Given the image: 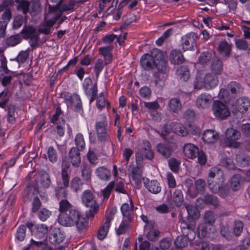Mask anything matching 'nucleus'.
Wrapping results in <instances>:
<instances>
[{
    "label": "nucleus",
    "mask_w": 250,
    "mask_h": 250,
    "mask_svg": "<svg viewBox=\"0 0 250 250\" xmlns=\"http://www.w3.org/2000/svg\"><path fill=\"white\" fill-rule=\"evenodd\" d=\"M59 211L58 222L60 225L69 227L76 226L79 231L86 228L87 220L67 200L59 202Z\"/></svg>",
    "instance_id": "obj_1"
},
{
    "label": "nucleus",
    "mask_w": 250,
    "mask_h": 250,
    "mask_svg": "<svg viewBox=\"0 0 250 250\" xmlns=\"http://www.w3.org/2000/svg\"><path fill=\"white\" fill-rule=\"evenodd\" d=\"M208 186L213 193L225 198L229 195L230 189L225 183L223 171L216 167H212L208 173Z\"/></svg>",
    "instance_id": "obj_2"
},
{
    "label": "nucleus",
    "mask_w": 250,
    "mask_h": 250,
    "mask_svg": "<svg viewBox=\"0 0 250 250\" xmlns=\"http://www.w3.org/2000/svg\"><path fill=\"white\" fill-rule=\"evenodd\" d=\"M61 15L62 12L58 10L57 6L49 5L48 13L44 18V21L41 28L39 29V32L45 35L50 34L51 28Z\"/></svg>",
    "instance_id": "obj_3"
},
{
    "label": "nucleus",
    "mask_w": 250,
    "mask_h": 250,
    "mask_svg": "<svg viewBox=\"0 0 250 250\" xmlns=\"http://www.w3.org/2000/svg\"><path fill=\"white\" fill-rule=\"evenodd\" d=\"M61 178L62 181H57L56 186L54 188L55 196L58 200H61V201L66 199L68 196V191L66 188L69 184V176L67 168H62Z\"/></svg>",
    "instance_id": "obj_4"
},
{
    "label": "nucleus",
    "mask_w": 250,
    "mask_h": 250,
    "mask_svg": "<svg viewBox=\"0 0 250 250\" xmlns=\"http://www.w3.org/2000/svg\"><path fill=\"white\" fill-rule=\"evenodd\" d=\"M184 155L190 159H194L198 157V162L201 165H204L207 162L205 153L202 150H199V148L191 143L185 144L183 147Z\"/></svg>",
    "instance_id": "obj_5"
},
{
    "label": "nucleus",
    "mask_w": 250,
    "mask_h": 250,
    "mask_svg": "<svg viewBox=\"0 0 250 250\" xmlns=\"http://www.w3.org/2000/svg\"><path fill=\"white\" fill-rule=\"evenodd\" d=\"M162 57V52L158 49H153L150 54L142 56L140 63L142 68L147 71L152 70L155 66L157 59Z\"/></svg>",
    "instance_id": "obj_6"
},
{
    "label": "nucleus",
    "mask_w": 250,
    "mask_h": 250,
    "mask_svg": "<svg viewBox=\"0 0 250 250\" xmlns=\"http://www.w3.org/2000/svg\"><path fill=\"white\" fill-rule=\"evenodd\" d=\"M83 204L87 207L90 208L88 214V217H93L97 213L99 209V204L94 199V196L90 190H85L81 195Z\"/></svg>",
    "instance_id": "obj_7"
},
{
    "label": "nucleus",
    "mask_w": 250,
    "mask_h": 250,
    "mask_svg": "<svg viewBox=\"0 0 250 250\" xmlns=\"http://www.w3.org/2000/svg\"><path fill=\"white\" fill-rule=\"evenodd\" d=\"M240 132L233 128H228L225 132L224 144L226 146L238 147L240 143L236 141L240 138Z\"/></svg>",
    "instance_id": "obj_8"
},
{
    "label": "nucleus",
    "mask_w": 250,
    "mask_h": 250,
    "mask_svg": "<svg viewBox=\"0 0 250 250\" xmlns=\"http://www.w3.org/2000/svg\"><path fill=\"white\" fill-rule=\"evenodd\" d=\"M21 34L24 39H29L31 46L35 48L39 42V36L37 33L36 29L32 26L25 25L24 26Z\"/></svg>",
    "instance_id": "obj_9"
},
{
    "label": "nucleus",
    "mask_w": 250,
    "mask_h": 250,
    "mask_svg": "<svg viewBox=\"0 0 250 250\" xmlns=\"http://www.w3.org/2000/svg\"><path fill=\"white\" fill-rule=\"evenodd\" d=\"M212 110L214 116L219 119H224L230 115V111L226 104L219 101L213 102Z\"/></svg>",
    "instance_id": "obj_10"
},
{
    "label": "nucleus",
    "mask_w": 250,
    "mask_h": 250,
    "mask_svg": "<svg viewBox=\"0 0 250 250\" xmlns=\"http://www.w3.org/2000/svg\"><path fill=\"white\" fill-rule=\"evenodd\" d=\"M100 116L101 117L102 120L96 123V130L98 139L101 141H104L108 138L106 129L107 123L106 117L104 115H101Z\"/></svg>",
    "instance_id": "obj_11"
},
{
    "label": "nucleus",
    "mask_w": 250,
    "mask_h": 250,
    "mask_svg": "<svg viewBox=\"0 0 250 250\" xmlns=\"http://www.w3.org/2000/svg\"><path fill=\"white\" fill-rule=\"evenodd\" d=\"M197 35L193 32L189 33L182 38V48L184 51L193 49L196 45Z\"/></svg>",
    "instance_id": "obj_12"
},
{
    "label": "nucleus",
    "mask_w": 250,
    "mask_h": 250,
    "mask_svg": "<svg viewBox=\"0 0 250 250\" xmlns=\"http://www.w3.org/2000/svg\"><path fill=\"white\" fill-rule=\"evenodd\" d=\"M65 100L67 106L76 112H79L82 108V104L80 96L74 93L72 95H65Z\"/></svg>",
    "instance_id": "obj_13"
},
{
    "label": "nucleus",
    "mask_w": 250,
    "mask_h": 250,
    "mask_svg": "<svg viewBox=\"0 0 250 250\" xmlns=\"http://www.w3.org/2000/svg\"><path fill=\"white\" fill-rule=\"evenodd\" d=\"M27 197L31 199L33 196H37L39 194L40 197L42 200L46 201L48 200L47 194L46 192H42L40 189L37 184L30 185L27 187L26 190Z\"/></svg>",
    "instance_id": "obj_14"
},
{
    "label": "nucleus",
    "mask_w": 250,
    "mask_h": 250,
    "mask_svg": "<svg viewBox=\"0 0 250 250\" xmlns=\"http://www.w3.org/2000/svg\"><path fill=\"white\" fill-rule=\"evenodd\" d=\"M212 101L211 96L206 93H202L198 96L196 101L197 106L203 109L208 108Z\"/></svg>",
    "instance_id": "obj_15"
},
{
    "label": "nucleus",
    "mask_w": 250,
    "mask_h": 250,
    "mask_svg": "<svg viewBox=\"0 0 250 250\" xmlns=\"http://www.w3.org/2000/svg\"><path fill=\"white\" fill-rule=\"evenodd\" d=\"M177 146L174 144L172 146L163 143H159L157 145L156 149L158 152L166 158H169L172 151L177 149Z\"/></svg>",
    "instance_id": "obj_16"
},
{
    "label": "nucleus",
    "mask_w": 250,
    "mask_h": 250,
    "mask_svg": "<svg viewBox=\"0 0 250 250\" xmlns=\"http://www.w3.org/2000/svg\"><path fill=\"white\" fill-rule=\"evenodd\" d=\"M38 187L42 190L48 188L51 184L50 176L45 171H42L37 181Z\"/></svg>",
    "instance_id": "obj_17"
},
{
    "label": "nucleus",
    "mask_w": 250,
    "mask_h": 250,
    "mask_svg": "<svg viewBox=\"0 0 250 250\" xmlns=\"http://www.w3.org/2000/svg\"><path fill=\"white\" fill-rule=\"evenodd\" d=\"M63 232L59 228H55L49 236V241L50 243L56 245L62 243L64 238Z\"/></svg>",
    "instance_id": "obj_18"
},
{
    "label": "nucleus",
    "mask_w": 250,
    "mask_h": 250,
    "mask_svg": "<svg viewBox=\"0 0 250 250\" xmlns=\"http://www.w3.org/2000/svg\"><path fill=\"white\" fill-rule=\"evenodd\" d=\"M180 227L183 235L188 236L189 234L194 233L195 223L193 221L187 222L186 220H180Z\"/></svg>",
    "instance_id": "obj_19"
},
{
    "label": "nucleus",
    "mask_w": 250,
    "mask_h": 250,
    "mask_svg": "<svg viewBox=\"0 0 250 250\" xmlns=\"http://www.w3.org/2000/svg\"><path fill=\"white\" fill-rule=\"evenodd\" d=\"M80 151L77 148L73 147L69 152V159L72 166L75 167H78L81 163Z\"/></svg>",
    "instance_id": "obj_20"
},
{
    "label": "nucleus",
    "mask_w": 250,
    "mask_h": 250,
    "mask_svg": "<svg viewBox=\"0 0 250 250\" xmlns=\"http://www.w3.org/2000/svg\"><path fill=\"white\" fill-rule=\"evenodd\" d=\"M234 106L237 111L244 113L250 107V101L247 98H240L236 100Z\"/></svg>",
    "instance_id": "obj_21"
},
{
    "label": "nucleus",
    "mask_w": 250,
    "mask_h": 250,
    "mask_svg": "<svg viewBox=\"0 0 250 250\" xmlns=\"http://www.w3.org/2000/svg\"><path fill=\"white\" fill-rule=\"evenodd\" d=\"M219 138L218 133L211 129L206 130L202 135L203 141L207 144L214 143L218 140Z\"/></svg>",
    "instance_id": "obj_22"
},
{
    "label": "nucleus",
    "mask_w": 250,
    "mask_h": 250,
    "mask_svg": "<svg viewBox=\"0 0 250 250\" xmlns=\"http://www.w3.org/2000/svg\"><path fill=\"white\" fill-rule=\"evenodd\" d=\"M205 89L210 90L215 87L218 83V79L217 76L208 73L204 77Z\"/></svg>",
    "instance_id": "obj_23"
},
{
    "label": "nucleus",
    "mask_w": 250,
    "mask_h": 250,
    "mask_svg": "<svg viewBox=\"0 0 250 250\" xmlns=\"http://www.w3.org/2000/svg\"><path fill=\"white\" fill-rule=\"evenodd\" d=\"M141 153L146 158L152 160L154 158V152L150 143L148 140H144L141 144Z\"/></svg>",
    "instance_id": "obj_24"
},
{
    "label": "nucleus",
    "mask_w": 250,
    "mask_h": 250,
    "mask_svg": "<svg viewBox=\"0 0 250 250\" xmlns=\"http://www.w3.org/2000/svg\"><path fill=\"white\" fill-rule=\"evenodd\" d=\"M223 65L222 61L217 57L212 59L210 70L214 75L217 76L222 74L223 71Z\"/></svg>",
    "instance_id": "obj_25"
},
{
    "label": "nucleus",
    "mask_w": 250,
    "mask_h": 250,
    "mask_svg": "<svg viewBox=\"0 0 250 250\" xmlns=\"http://www.w3.org/2000/svg\"><path fill=\"white\" fill-rule=\"evenodd\" d=\"M169 111L170 112L179 114L181 111L182 104L180 100L177 98L170 99L168 103Z\"/></svg>",
    "instance_id": "obj_26"
},
{
    "label": "nucleus",
    "mask_w": 250,
    "mask_h": 250,
    "mask_svg": "<svg viewBox=\"0 0 250 250\" xmlns=\"http://www.w3.org/2000/svg\"><path fill=\"white\" fill-rule=\"evenodd\" d=\"M144 183L148 190L153 194H157L161 191L160 185L156 180L149 181L148 179H146L144 182Z\"/></svg>",
    "instance_id": "obj_27"
},
{
    "label": "nucleus",
    "mask_w": 250,
    "mask_h": 250,
    "mask_svg": "<svg viewBox=\"0 0 250 250\" xmlns=\"http://www.w3.org/2000/svg\"><path fill=\"white\" fill-rule=\"evenodd\" d=\"M131 177L138 188H140L142 183V180H144L142 176V171L140 166L133 167L131 170Z\"/></svg>",
    "instance_id": "obj_28"
},
{
    "label": "nucleus",
    "mask_w": 250,
    "mask_h": 250,
    "mask_svg": "<svg viewBox=\"0 0 250 250\" xmlns=\"http://www.w3.org/2000/svg\"><path fill=\"white\" fill-rule=\"evenodd\" d=\"M231 47L232 45L227 41H222L218 44V51L223 57H229L231 52Z\"/></svg>",
    "instance_id": "obj_29"
},
{
    "label": "nucleus",
    "mask_w": 250,
    "mask_h": 250,
    "mask_svg": "<svg viewBox=\"0 0 250 250\" xmlns=\"http://www.w3.org/2000/svg\"><path fill=\"white\" fill-rule=\"evenodd\" d=\"M47 232L48 227L46 225H39L36 227V231L34 233V238L37 240H45Z\"/></svg>",
    "instance_id": "obj_30"
},
{
    "label": "nucleus",
    "mask_w": 250,
    "mask_h": 250,
    "mask_svg": "<svg viewBox=\"0 0 250 250\" xmlns=\"http://www.w3.org/2000/svg\"><path fill=\"white\" fill-rule=\"evenodd\" d=\"M133 207L134 206L131 200H130V205L128 203H124L122 205L121 210L124 219L132 220Z\"/></svg>",
    "instance_id": "obj_31"
},
{
    "label": "nucleus",
    "mask_w": 250,
    "mask_h": 250,
    "mask_svg": "<svg viewBox=\"0 0 250 250\" xmlns=\"http://www.w3.org/2000/svg\"><path fill=\"white\" fill-rule=\"evenodd\" d=\"M243 179L240 174L234 175L230 179V185L232 190L236 191L239 190L243 185Z\"/></svg>",
    "instance_id": "obj_32"
},
{
    "label": "nucleus",
    "mask_w": 250,
    "mask_h": 250,
    "mask_svg": "<svg viewBox=\"0 0 250 250\" xmlns=\"http://www.w3.org/2000/svg\"><path fill=\"white\" fill-rule=\"evenodd\" d=\"M92 170L91 167L86 163H83L81 167V176L84 182L87 184L91 180Z\"/></svg>",
    "instance_id": "obj_33"
},
{
    "label": "nucleus",
    "mask_w": 250,
    "mask_h": 250,
    "mask_svg": "<svg viewBox=\"0 0 250 250\" xmlns=\"http://www.w3.org/2000/svg\"><path fill=\"white\" fill-rule=\"evenodd\" d=\"M96 175L101 180L108 181L111 177V173L105 167H99L95 170Z\"/></svg>",
    "instance_id": "obj_34"
},
{
    "label": "nucleus",
    "mask_w": 250,
    "mask_h": 250,
    "mask_svg": "<svg viewBox=\"0 0 250 250\" xmlns=\"http://www.w3.org/2000/svg\"><path fill=\"white\" fill-rule=\"evenodd\" d=\"M169 60L172 63L179 64L184 62V58L180 51L172 50L169 55Z\"/></svg>",
    "instance_id": "obj_35"
},
{
    "label": "nucleus",
    "mask_w": 250,
    "mask_h": 250,
    "mask_svg": "<svg viewBox=\"0 0 250 250\" xmlns=\"http://www.w3.org/2000/svg\"><path fill=\"white\" fill-rule=\"evenodd\" d=\"M83 86L86 95H90L91 93L94 94L97 92V88L96 84L92 85V81L91 78H86L83 82Z\"/></svg>",
    "instance_id": "obj_36"
},
{
    "label": "nucleus",
    "mask_w": 250,
    "mask_h": 250,
    "mask_svg": "<svg viewBox=\"0 0 250 250\" xmlns=\"http://www.w3.org/2000/svg\"><path fill=\"white\" fill-rule=\"evenodd\" d=\"M169 126L171 127V129L173 131L179 135L185 136L188 133L185 127L179 123L172 122L170 124Z\"/></svg>",
    "instance_id": "obj_37"
},
{
    "label": "nucleus",
    "mask_w": 250,
    "mask_h": 250,
    "mask_svg": "<svg viewBox=\"0 0 250 250\" xmlns=\"http://www.w3.org/2000/svg\"><path fill=\"white\" fill-rule=\"evenodd\" d=\"M83 185L82 180L78 176L73 178L70 181V188L76 193L82 191L83 188Z\"/></svg>",
    "instance_id": "obj_38"
},
{
    "label": "nucleus",
    "mask_w": 250,
    "mask_h": 250,
    "mask_svg": "<svg viewBox=\"0 0 250 250\" xmlns=\"http://www.w3.org/2000/svg\"><path fill=\"white\" fill-rule=\"evenodd\" d=\"M112 49V47L108 46L106 47H101L99 48L100 53L104 58L105 64L109 63L112 59V55L111 53V51Z\"/></svg>",
    "instance_id": "obj_39"
},
{
    "label": "nucleus",
    "mask_w": 250,
    "mask_h": 250,
    "mask_svg": "<svg viewBox=\"0 0 250 250\" xmlns=\"http://www.w3.org/2000/svg\"><path fill=\"white\" fill-rule=\"evenodd\" d=\"M42 11L41 5L39 0H33L30 4L29 13L32 16H36Z\"/></svg>",
    "instance_id": "obj_40"
},
{
    "label": "nucleus",
    "mask_w": 250,
    "mask_h": 250,
    "mask_svg": "<svg viewBox=\"0 0 250 250\" xmlns=\"http://www.w3.org/2000/svg\"><path fill=\"white\" fill-rule=\"evenodd\" d=\"M184 206L186 208L188 216L191 219L196 220L199 218L200 213L196 207L192 205L187 204H184Z\"/></svg>",
    "instance_id": "obj_41"
},
{
    "label": "nucleus",
    "mask_w": 250,
    "mask_h": 250,
    "mask_svg": "<svg viewBox=\"0 0 250 250\" xmlns=\"http://www.w3.org/2000/svg\"><path fill=\"white\" fill-rule=\"evenodd\" d=\"M155 66L157 69L158 71L157 72L167 74V62L162 52V57H161V59H157Z\"/></svg>",
    "instance_id": "obj_42"
},
{
    "label": "nucleus",
    "mask_w": 250,
    "mask_h": 250,
    "mask_svg": "<svg viewBox=\"0 0 250 250\" xmlns=\"http://www.w3.org/2000/svg\"><path fill=\"white\" fill-rule=\"evenodd\" d=\"M204 223L212 226L215 222L216 217L214 213L211 210H206L203 215Z\"/></svg>",
    "instance_id": "obj_43"
},
{
    "label": "nucleus",
    "mask_w": 250,
    "mask_h": 250,
    "mask_svg": "<svg viewBox=\"0 0 250 250\" xmlns=\"http://www.w3.org/2000/svg\"><path fill=\"white\" fill-rule=\"evenodd\" d=\"M167 78V74L155 72L154 74V83L155 86L161 88L164 85Z\"/></svg>",
    "instance_id": "obj_44"
},
{
    "label": "nucleus",
    "mask_w": 250,
    "mask_h": 250,
    "mask_svg": "<svg viewBox=\"0 0 250 250\" xmlns=\"http://www.w3.org/2000/svg\"><path fill=\"white\" fill-rule=\"evenodd\" d=\"M173 202L175 205L179 207L181 206L184 202L183 194L181 189L177 188L173 193Z\"/></svg>",
    "instance_id": "obj_45"
},
{
    "label": "nucleus",
    "mask_w": 250,
    "mask_h": 250,
    "mask_svg": "<svg viewBox=\"0 0 250 250\" xmlns=\"http://www.w3.org/2000/svg\"><path fill=\"white\" fill-rule=\"evenodd\" d=\"M132 220L124 219L120 224L119 228L116 229V233L118 235L125 233L130 227L129 224Z\"/></svg>",
    "instance_id": "obj_46"
},
{
    "label": "nucleus",
    "mask_w": 250,
    "mask_h": 250,
    "mask_svg": "<svg viewBox=\"0 0 250 250\" xmlns=\"http://www.w3.org/2000/svg\"><path fill=\"white\" fill-rule=\"evenodd\" d=\"M15 2L18 3L17 9L18 11H22L24 15L29 12L30 3L28 1L25 0H15Z\"/></svg>",
    "instance_id": "obj_47"
},
{
    "label": "nucleus",
    "mask_w": 250,
    "mask_h": 250,
    "mask_svg": "<svg viewBox=\"0 0 250 250\" xmlns=\"http://www.w3.org/2000/svg\"><path fill=\"white\" fill-rule=\"evenodd\" d=\"M177 75L182 81H187L189 78V72L186 66H182L178 68L177 70Z\"/></svg>",
    "instance_id": "obj_48"
},
{
    "label": "nucleus",
    "mask_w": 250,
    "mask_h": 250,
    "mask_svg": "<svg viewBox=\"0 0 250 250\" xmlns=\"http://www.w3.org/2000/svg\"><path fill=\"white\" fill-rule=\"evenodd\" d=\"M202 200L204 203L210 204L215 207H217L219 206V201L218 198L212 195H206Z\"/></svg>",
    "instance_id": "obj_49"
},
{
    "label": "nucleus",
    "mask_w": 250,
    "mask_h": 250,
    "mask_svg": "<svg viewBox=\"0 0 250 250\" xmlns=\"http://www.w3.org/2000/svg\"><path fill=\"white\" fill-rule=\"evenodd\" d=\"M75 143L76 146L75 148H77L78 150L83 151L84 149L85 143L83 136L82 133H79L76 135Z\"/></svg>",
    "instance_id": "obj_50"
},
{
    "label": "nucleus",
    "mask_w": 250,
    "mask_h": 250,
    "mask_svg": "<svg viewBox=\"0 0 250 250\" xmlns=\"http://www.w3.org/2000/svg\"><path fill=\"white\" fill-rule=\"evenodd\" d=\"M220 233L223 237L226 238L227 240H231L232 238V236L229 230V227L227 224H221Z\"/></svg>",
    "instance_id": "obj_51"
},
{
    "label": "nucleus",
    "mask_w": 250,
    "mask_h": 250,
    "mask_svg": "<svg viewBox=\"0 0 250 250\" xmlns=\"http://www.w3.org/2000/svg\"><path fill=\"white\" fill-rule=\"evenodd\" d=\"M244 227L242 221L235 220L233 226V233L236 237H238L241 234Z\"/></svg>",
    "instance_id": "obj_52"
},
{
    "label": "nucleus",
    "mask_w": 250,
    "mask_h": 250,
    "mask_svg": "<svg viewBox=\"0 0 250 250\" xmlns=\"http://www.w3.org/2000/svg\"><path fill=\"white\" fill-rule=\"evenodd\" d=\"M194 89L200 90L202 88L205 89V83L204 77L198 75L196 77L193 83Z\"/></svg>",
    "instance_id": "obj_53"
},
{
    "label": "nucleus",
    "mask_w": 250,
    "mask_h": 250,
    "mask_svg": "<svg viewBox=\"0 0 250 250\" xmlns=\"http://www.w3.org/2000/svg\"><path fill=\"white\" fill-rule=\"evenodd\" d=\"M213 59L212 53L209 51L204 52L199 57V62L201 64H207Z\"/></svg>",
    "instance_id": "obj_54"
},
{
    "label": "nucleus",
    "mask_w": 250,
    "mask_h": 250,
    "mask_svg": "<svg viewBox=\"0 0 250 250\" xmlns=\"http://www.w3.org/2000/svg\"><path fill=\"white\" fill-rule=\"evenodd\" d=\"M109 226L107 223H104L99 228L97 233V237L100 240H103L106 236L107 233L109 229Z\"/></svg>",
    "instance_id": "obj_55"
},
{
    "label": "nucleus",
    "mask_w": 250,
    "mask_h": 250,
    "mask_svg": "<svg viewBox=\"0 0 250 250\" xmlns=\"http://www.w3.org/2000/svg\"><path fill=\"white\" fill-rule=\"evenodd\" d=\"M229 89L232 94H240L243 91L241 85L236 82H232L229 85Z\"/></svg>",
    "instance_id": "obj_56"
},
{
    "label": "nucleus",
    "mask_w": 250,
    "mask_h": 250,
    "mask_svg": "<svg viewBox=\"0 0 250 250\" xmlns=\"http://www.w3.org/2000/svg\"><path fill=\"white\" fill-rule=\"evenodd\" d=\"M26 234V226L24 225H21L18 228L15 234L16 238L22 241L24 240Z\"/></svg>",
    "instance_id": "obj_57"
},
{
    "label": "nucleus",
    "mask_w": 250,
    "mask_h": 250,
    "mask_svg": "<svg viewBox=\"0 0 250 250\" xmlns=\"http://www.w3.org/2000/svg\"><path fill=\"white\" fill-rule=\"evenodd\" d=\"M106 105L107 107H109V103L106 102L104 97L103 93H101L97 100L96 106L97 108L101 110Z\"/></svg>",
    "instance_id": "obj_58"
},
{
    "label": "nucleus",
    "mask_w": 250,
    "mask_h": 250,
    "mask_svg": "<svg viewBox=\"0 0 250 250\" xmlns=\"http://www.w3.org/2000/svg\"><path fill=\"white\" fill-rule=\"evenodd\" d=\"M21 41L19 35L11 36L7 39L6 43L8 46H14L20 43Z\"/></svg>",
    "instance_id": "obj_59"
},
{
    "label": "nucleus",
    "mask_w": 250,
    "mask_h": 250,
    "mask_svg": "<svg viewBox=\"0 0 250 250\" xmlns=\"http://www.w3.org/2000/svg\"><path fill=\"white\" fill-rule=\"evenodd\" d=\"M184 236H178L176 238L175 243L176 246L178 247H185L188 244V239H189V235L188 236L184 235Z\"/></svg>",
    "instance_id": "obj_60"
},
{
    "label": "nucleus",
    "mask_w": 250,
    "mask_h": 250,
    "mask_svg": "<svg viewBox=\"0 0 250 250\" xmlns=\"http://www.w3.org/2000/svg\"><path fill=\"white\" fill-rule=\"evenodd\" d=\"M208 224L205 223H201L198 227V232L199 235L201 237H206L208 233Z\"/></svg>",
    "instance_id": "obj_61"
},
{
    "label": "nucleus",
    "mask_w": 250,
    "mask_h": 250,
    "mask_svg": "<svg viewBox=\"0 0 250 250\" xmlns=\"http://www.w3.org/2000/svg\"><path fill=\"white\" fill-rule=\"evenodd\" d=\"M221 165L229 170L234 169L235 166L233 161L229 158H224L221 161Z\"/></svg>",
    "instance_id": "obj_62"
},
{
    "label": "nucleus",
    "mask_w": 250,
    "mask_h": 250,
    "mask_svg": "<svg viewBox=\"0 0 250 250\" xmlns=\"http://www.w3.org/2000/svg\"><path fill=\"white\" fill-rule=\"evenodd\" d=\"M51 215V212L45 208H42L38 213L39 219L42 221H46Z\"/></svg>",
    "instance_id": "obj_63"
},
{
    "label": "nucleus",
    "mask_w": 250,
    "mask_h": 250,
    "mask_svg": "<svg viewBox=\"0 0 250 250\" xmlns=\"http://www.w3.org/2000/svg\"><path fill=\"white\" fill-rule=\"evenodd\" d=\"M115 187L114 182L111 181L108 183L107 186L102 190V193L104 198H108Z\"/></svg>",
    "instance_id": "obj_64"
}]
</instances>
